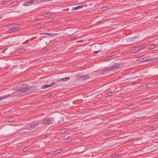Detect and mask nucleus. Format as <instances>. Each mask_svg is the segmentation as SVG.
Returning <instances> with one entry per match:
<instances>
[{
  "mask_svg": "<svg viewBox=\"0 0 158 158\" xmlns=\"http://www.w3.org/2000/svg\"><path fill=\"white\" fill-rule=\"evenodd\" d=\"M77 79L79 80H86L89 78V75L86 74L85 75H82L80 74H79L76 76Z\"/></svg>",
  "mask_w": 158,
  "mask_h": 158,
  "instance_id": "nucleus-1",
  "label": "nucleus"
},
{
  "mask_svg": "<svg viewBox=\"0 0 158 158\" xmlns=\"http://www.w3.org/2000/svg\"><path fill=\"white\" fill-rule=\"evenodd\" d=\"M26 88L23 87V86H22V85H18L15 87V89H16L18 90L19 92H20V94L21 93H23L24 91H25V89Z\"/></svg>",
  "mask_w": 158,
  "mask_h": 158,
  "instance_id": "nucleus-2",
  "label": "nucleus"
},
{
  "mask_svg": "<svg viewBox=\"0 0 158 158\" xmlns=\"http://www.w3.org/2000/svg\"><path fill=\"white\" fill-rule=\"evenodd\" d=\"M37 124L32 123L27 125L26 127V129L31 130L34 129L35 128V126Z\"/></svg>",
  "mask_w": 158,
  "mask_h": 158,
  "instance_id": "nucleus-3",
  "label": "nucleus"
},
{
  "mask_svg": "<svg viewBox=\"0 0 158 158\" xmlns=\"http://www.w3.org/2000/svg\"><path fill=\"white\" fill-rule=\"evenodd\" d=\"M114 64V67L116 68H120L122 67H123L125 64L123 62L121 63H115Z\"/></svg>",
  "mask_w": 158,
  "mask_h": 158,
  "instance_id": "nucleus-4",
  "label": "nucleus"
},
{
  "mask_svg": "<svg viewBox=\"0 0 158 158\" xmlns=\"http://www.w3.org/2000/svg\"><path fill=\"white\" fill-rule=\"evenodd\" d=\"M115 69H116V68H115V67H114V64H113V65L110 66L109 68L104 70L103 71V74H105V73H106L107 72H110V71Z\"/></svg>",
  "mask_w": 158,
  "mask_h": 158,
  "instance_id": "nucleus-5",
  "label": "nucleus"
},
{
  "mask_svg": "<svg viewBox=\"0 0 158 158\" xmlns=\"http://www.w3.org/2000/svg\"><path fill=\"white\" fill-rule=\"evenodd\" d=\"M30 92V89L28 88H26L25 89V91H24L23 93H21L23 95H24L26 94H29Z\"/></svg>",
  "mask_w": 158,
  "mask_h": 158,
  "instance_id": "nucleus-6",
  "label": "nucleus"
},
{
  "mask_svg": "<svg viewBox=\"0 0 158 158\" xmlns=\"http://www.w3.org/2000/svg\"><path fill=\"white\" fill-rule=\"evenodd\" d=\"M41 123L45 125H49L48 118L41 120Z\"/></svg>",
  "mask_w": 158,
  "mask_h": 158,
  "instance_id": "nucleus-7",
  "label": "nucleus"
},
{
  "mask_svg": "<svg viewBox=\"0 0 158 158\" xmlns=\"http://www.w3.org/2000/svg\"><path fill=\"white\" fill-rule=\"evenodd\" d=\"M19 25V24H10L9 26L10 28H12L14 27H18Z\"/></svg>",
  "mask_w": 158,
  "mask_h": 158,
  "instance_id": "nucleus-8",
  "label": "nucleus"
},
{
  "mask_svg": "<svg viewBox=\"0 0 158 158\" xmlns=\"http://www.w3.org/2000/svg\"><path fill=\"white\" fill-rule=\"evenodd\" d=\"M48 120L49 124H52L54 123L53 118H48Z\"/></svg>",
  "mask_w": 158,
  "mask_h": 158,
  "instance_id": "nucleus-9",
  "label": "nucleus"
},
{
  "mask_svg": "<svg viewBox=\"0 0 158 158\" xmlns=\"http://www.w3.org/2000/svg\"><path fill=\"white\" fill-rule=\"evenodd\" d=\"M70 79V77H67L62 78L60 80H58V81H60L61 80H62V81H67L69 80Z\"/></svg>",
  "mask_w": 158,
  "mask_h": 158,
  "instance_id": "nucleus-10",
  "label": "nucleus"
},
{
  "mask_svg": "<svg viewBox=\"0 0 158 158\" xmlns=\"http://www.w3.org/2000/svg\"><path fill=\"white\" fill-rule=\"evenodd\" d=\"M19 30V28H16L12 29H11L9 30L8 32L9 33H11V32H15V31H18Z\"/></svg>",
  "mask_w": 158,
  "mask_h": 158,
  "instance_id": "nucleus-11",
  "label": "nucleus"
},
{
  "mask_svg": "<svg viewBox=\"0 0 158 158\" xmlns=\"http://www.w3.org/2000/svg\"><path fill=\"white\" fill-rule=\"evenodd\" d=\"M154 118L150 119V118H149V126L151 125L152 123H151V122H153L156 121V120H154Z\"/></svg>",
  "mask_w": 158,
  "mask_h": 158,
  "instance_id": "nucleus-12",
  "label": "nucleus"
},
{
  "mask_svg": "<svg viewBox=\"0 0 158 158\" xmlns=\"http://www.w3.org/2000/svg\"><path fill=\"white\" fill-rule=\"evenodd\" d=\"M18 52H25V49L23 48H21L17 50Z\"/></svg>",
  "mask_w": 158,
  "mask_h": 158,
  "instance_id": "nucleus-13",
  "label": "nucleus"
},
{
  "mask_svg": "<svg viewBox=\"0 0 158 158\" xmlns=\"http://www.w3.org/2000/svg\"><path fill=\"white\" fill-rule=\"evenodd\" d=\"M139 49V47L134 48L132 49V51H133V52H137Z\"/></svg>",
  "mask_w": 158,
  "mask_h": 158,
  "instance_id": "nucleus-14",
  "label": "nucleus"
},
{
  "mask_svg": "<svg viewBox=\"0 0 158 158\" xmlns=\"http://www.w3.org/2000/svg\"><path fill=\"white\" fill-rule=\"evenodd\" d=\"M158 60L156 58H151L149 59V62L155 61Z\"/></svg>",
  "mask_w": 158,
  "mask_h": 158,
  "instance_id": "nucleus-15",
  "label": "nucleus"
},
{
  "mask_svg": "<svg viewBox=\"0 0 158 158\" xmlns=\"http://www.w3.org/2000/svg\"><path fill=\"white\" fill-rule=\"evenodd\" d=\"M50 87V85L48 84V85H43L42 86V88L43 89H45L46 88H48V87Z\"/></svg>",
  "mask_w": 158,
  "mask_h": 158,
  "instance_id": "nucleus-16",
  "label": "nucleus"
},
{
  "mask_svg": "<svg viewBox=\"0 0 158 158\" xmlns=\"http://www.w3.org/2000/svg\"><path fill=\"white\" fill-rule=\"evenodd\" d=\"M10 95H4L2 96V97H0V101L1 100H2L4 99H5L7 97H8Z\"/></svg>",
  "mask_w": 158,
  "mask_h": 158,
  "instance_id": "nucleus-17",
  "label": "nucleus"
},
{
  "mask_svg": "<svg viewBox=\"0 0 158 158\" xmlns=\"http://www.w3.org/2000/svg\"><path fill=\"white\" fill-rule=\"evenodd\" d=\"M18 2L17 1L13 2L12 3V6H15L18 4Z\"/></svg>",
  "mask_w": 158,
  "mask_h": 158,
  "instance_id": "nucleus-18",
  "label": "nucleus"
},
{
  "mask_svg": "<svg viewBox=\"0 0 158 158\" xmlns=\"http://www.w3.org/2000/svg\"><path fill=\"white\" fill-rule=\"evenodd\" d=\"M83 6V5H81L79 6H76L74 8V9L75 10H77L79 9L82 8Z\"/></svg>",
  "mask_w": 158,
  "mask_h": 158,
  "instance_id": "nucleus-19",
  "label": "nucleus"
},
{
  "mask_svg": "<svg viewBox=\"0 0 158 158\" xmlns=\"http://www.w3.org/2000/svg\"><path fill=\"white\" fill-rule=\"evenodd\" d=\"M140 60L141 61V62H143L148 61V59H147V57H145V58H142L141 60Z\"/></svg>",
  "mask_w": 158,
  "mask_h": 158,
  "instance_id": "nucleus-20",
  "label": "nucleus"
},
{
  "mask_svg": "<svg viewBox=\"0 0 158 158\" xmlns=\"http://www.w3.org/2000/svg\"><path fill=\"white\" fill-rule=\"evenodd\" d=\"M108 6H104L102 8L101 10L102 11H105L108 10Z\"/></svg>",
  "mask_w": 158,
  "mask_h": 158,
  "instance_id": "nucleus-21",
  "label": "nucleus"
},
{
  "mask_svg": "<svg viewBox=\"0 0 158 158\" xmlns=\"http://www.w3.org/2000/svg\"><path fill=\"white\" fill-rule=\"evenodd\" d=\"M156 47V45L155 44L154 45H150V47L149 48V49H152L155 48Z\"/></svg>",
  "mask_w": 158,
  "mask_h": 158,
  "instance_id": "nucleus-22",
  "label": "nucleus"
},
{
  "mask_svg": "<svg viewBox=\"0 0 158 158\" xmlns=\"http://www.w3.org/2000/svg\"><path fill=\"white\" fill-rule=\"evenodd\" d=\"M66 129H63L60 130V132L61 133H64L66 131Z\"/></svg>",
  "mask_w": 158,
  "mask_h": 158,
  "instance_id": "nucleus-23",
  "label": "nucleus"
},
{
  "mask_svg": "<svg viewBox=\"0 0 158 158\" xmlns=\"http://www.w3.org/2000/svg\"><path fill=\"white\" fill-rule=\"evenodd\" d=\"M30 4L28 2H26L25 3H24L23 4L24 6H28L30 5Z\"/></svg>",
  "mask_w": 158,
  "mask_h": 158,
  "instance_id": "nucleus-24",
  "label": "nucleus"
},
{
  "mask_svg": "<svg viewBox=\"0 0 158 158\" xmlns=\"http://www.w3.org/2000/svg\"><path fill=\"white\" fill-rule=\"evenodd\" d=\"M135 105H132L128 106L129 109H132L135 108Z\"/></svg>",
  "mask_w": 158,
  "mask_h": 158,
  "instance_id": "nucleus-25",
  "label": "nucleus"
},
{
  "mask_svg": "<svg viewBox=\"0 0 158 158\" xmlns=\"http://www.w3.org/2000/svg\"><path fill=\"white\" fill-rule=\"evenodd\" d=\"M44 34H46L49 36H52V34L51 33H45Z\"/></svg>",
  "mask_w": 158,
  "mask_h": 158,
  "instance_id": "nucleus-26",
  "label": "nucleus"
},
{
  "mask_svg": "<svg viewBox=\"0 0 158 158\" xmlns=\"http://www.w3.org/2000/svg\"><path fill=\"white\" fill-rule=\"evenodd\" d=\"M149 129L150 131H152V130H155L156 127H149Z\"/></svg>",
  "mask_w": 158,
  "mask_h": 158,
  "instance_id": "nucleus-27",
  "label": "nucleus"
},
{
  "mask_svg": "<svg viewBox=\"0 0 158 158\" xmlns=\"http://www.w3.org/2000/svg\"><path fill=\"white\" fill-rule=\"evenodd\" d=\"M145 45L144 44V45H142L139 46V49H142L143 48H145Z\"/></svg>",
  "mask_w": 158,
  "mask_h": 158,
  "instance_id": "nucleus-28",
  "label": "nucleus"
},
{
  "mask_svg": "<svg viewBox=\"0 0 158 158\" xmlns=\"http://www.w3.org/2000/svg\"><path fill=\"white\" fill-rule=\"evenodd\" d=\"M61 149L57 150L54 151V152L55 153V154H57L60 152H61Z\"/></svg>",
  "mask_w": 158,
  "mask_h": 158,
  "instance_id": "nucleus-29",
  "label": "nucleus"
},
{
  "mask_svg": "<svg viewBox=\"0 0 158 158\" xmlns=\"http://www.w3.org/2000/svg\"><path fill=\"white\" fill-rule=\"evenodd\" d=\"M8 121L9 122H12L14 121V119L12 118H9Z\"/></svg>",
  "mask_w": 158,
  "mask_h": 158,
  "instance_id": "nucleus-30",
  "label": "nucleus"
},
{
  "mask_svg": "<svg viewBox=\"0 0 158 158\" xmlns=\"http://www.w3.org/2000/svg\"><path fill=\"white\" fill-rule=\"evenodd\" d=\"M35 1H36L35 0H30L29 1H28V2L29 3H30V4H31L34 2Z\"/></svg>",
  "mask_w": 158,
  "mask_h": 158,
  "instance_id": "nucleus-31",
  "label": "nucleus"
},
{
  "mask_svg": "<svg viewBox=\"0 0 158 158\" xmlns=\"http://www.w3.org/2000/svg\"><path fill=\"white\" fill-rule=\"evenodd\" d=\"M107 95L108 96H111L112 94V92H109L107 93Z\"/></svg>",
  "mask_w": 158,
  "mask_h": 158,
  "instance_id": "nucleus-32",
  "label": "nucleus"
},
{
  "mask_svg": "<svg viewBox=\"0 0 158 158\" xmlns=\"http://www.w3.org/2000/svg\"><path fill=\"white\" fill-rule=\"evenodd\" d=\"M112 132H108V133H106V134H105V135L106 136H109L110 135H111L112 134Z\"/></svg>",
  "mask_w": 158,
  "mask_h": 158,
  "instance_id": "nucleus-33",
  "label": "nucleus"
},
{
  "mask_svg": "<svg viewBox=\"0 0 158 158\" xmlns=\"http://www.w3.org/2000/svg\"><path fill=\"white\" fill-rule=\"evenodd\" d=\"M21 85L22 86H23L25 88H27V87L28 86V84L27 83L24 84H23Z\"/></svg>",
  "mask_w": 158,
  "mask_h": 158,
  "instance_id": "nucleus-34",
  "label": "nucleus"
},
{
  "mask_svg": "<svg viewBox=\"0 0 158 158\" xmlns=\"http://www.w3.org/2000/svg\"><path fill=\"white\" fill-rule=\"evenodd\" d=\"M7 3L6 1H3L1 2V4L2 5H4L6 4Z\"/></svg>",
  "mask_w": 158,
  "mask_h": 158,
  "instance_id": "nucleus-35",
  "label": "nucleus"
},
{
  "mask_svg": "<svg viewBox=\"0 0 158 158\" xmlns=\"http://www.w3.org/2000/svg\"><path fill=\"white\" fill-rule=\"evenodd\" d=\"M29 149L27 147V148H23V151L24 152H26L28 150V149Z\"/></svg>",
  "mask_w": 158,
  "mask_h": 158,
  "instance_id": "nucleus-36",
  "label": "nucleus"
},
{
  "mask_svg": "<svg viewBox=\"0 0 158 158\" xmlns=\"http://www.w3.org/2000/svg\"><path fill=\"white\" fill-rule=\"evenodd\" d=\"M66 140H68V141H67V142H70V141H72L71 138H69L68 139H66Z\"/></svg>",
  "mask_w": 158,
  "mask_h": 158,
  "instance_id": "nucleus-37",
  "label": "nucleus"
},
{
  "mask_svg": "<svg viewBox=\"0 0 158 158\" xmlns=\"http://www.w3.org/2000/svg\"><path fill=\"white\" fill-rule=\"evenodd\" d=\"M35 0L36 1V2L38 1L40 2H41L44 1H45V0Z\"/></svg>",
  "mask_w": 158,
  "mask_h": 158,
  "instance_id": "nucleus-38",
  "label": "nucleus"
},
{
  "mask_svg": "<svg viewBox=\"0 0 158 158\" xmlns=\"http://www.w3.org/2000/svg\"><path fill=\"white\" fill-rule=\"evenodd\" d=\"M8 48H6L4 49L3 50H2V51L3 52H2L3 53H4V52H5L7 50Z\"/></svg>",
  "mask_w": 158,
  "mask_h": 158,
  "instance_id": "nucleus-39",
  "label": "nucleus"
},
{
  "mask_svg": "<svg viewBox=\"0 0 158 158\" xmlns=\"http://www.w3.org/2000/svg\"><path fill=\"white\" fill-rule=\"evenodd\" d=\"M134 140V139H130L128 141L129 142H131L133 141Z\"/></svg>",
  "mask_w": 158,
  "mask_h": 158,
  "instance_id": "nucleus-40",
  "label": "nucleus"
},
{
  "mask_svg": "<svg viewBox=\"0 0 158 158\" xmlns=\"http://www.w3.org/2000/svg\"><path fill=\"white\" fill-rule=\"evenodd\" d=\"M55 84V83L54 82L52 83V84L50 85V87L54 85Z\"/></svg>",
  "mask_w": 158,
  "mask_h": 158,
  "instance_id": "nucleus-41",
  "label": "nucleus"
},
{
  "mask_svg": "<svg viewBox=\"0 0 158 158\" xmlns=\"http://www.w3.org/2000/svg\"><path fill=\"white\" fill-rule=\"evenodd\" d=\"M99 52V51H95L93 52V53H98Z\"/></svg>",
  "mask_w": 158,
  "mask_h": 158,
  "instance_id": "nucleus-42",
  "label": "nucleus"
},
{
  "mask_svg": "<svg viewBox=\"0 0 158 158\" xmlns=\"http://www.w3.org/2000/svg\"><path fill=\"white\" fill-rule=\"evenodd\" d=\"M77 39V37H75V38H72V40H76Z\"/></svg>",
  "mask_w": 158,
  "mask_h": 158,
  "instance_id": "nucleus-43",
  "label": "nucleus"
},
{
  "mask_svg": "<svg viewBox=\"0 0 158 158\" xmlns=\"http://www.w3.org/2000/svg\"><path fill=\"white\" fill-rule=\"evenodd\" d=\"M39 19L38 18H36L34 19V21H35L38 20Z\"/></svg>",
  "mask_w": 158,
  "mask_h": 158,
  "instance_id": "nucleus-44",
  "label": "nucleus"
},
{
  "mask_svg": "<svg viewBox=\"0 0 158 158\" xmlns=\"http://www.w3.org/2000/svg\"><path fill=\"white\" fill-rule=\"evenodd\" d=\"M146 87L148 88V84H147L145 85Z\"/></svg>",
  "mask_w": 158,
  "mask_h": 158,
  "instance_id": "nucleus-45",
  "label": "nucleus"
},
{
  "mask_svg": "<svg viewBox=\"0 0 158 158\" xmlns=\"http://www.w3.org/2000/svg\"><path fill=\"white\" fill-rule=\"evenodd\" d=\"M152 141L151 140V139H150L149 140V143H151V142Z\"/></svg>",
  "mask_w": 158,
  "mask_h": 158,
  "instance_id": "nucleus-46",
  "label": "nucleus"
},
{
  "mask_svg": "<svg viewBox=\"0 0 158 158\" xmlns=\"http://www.w3.org/2000/svg\"><path fill=\"white\" fill-rule=\"evenodd\" d=\"M136 84V82L135 81L133 82V85H135Z\"/></svg>",
  "mask_w": 158,
  "mask_h": 158,
  "instance_id": "nucleus-47",
  "label": "nucleus"
},
{
  "mask_svg": "<svg viewBox=\"0 0 158 158\" xmlns=\"http://www.w3.org/2000/svg\"><path fill=\"white\" fill-rule=\"evenodd\" d=\"M155 82L156 83H158V79H156L155 80Z\"/></svg>",
  "mask_w": 158,
  "mask_h": 158,
  "instance_id": "nucleus-48",
  "label": "nucleus"
},
{
  "mask_svg": "<svg viewBox=\"0 0 158 158\" xmlns=\"http://www.w3.org/2000/svg\"><path fill=\"white\" fill-rule=\"evenodd\" d=\"M136 38V37H133V38H132V39H133V40H134V39H135Z\"/></svg>",
  "mask_w": 158,
  "mask_h": 158,
  "instance_id": "nucleus-49",
  "label": "nucleus"
},
{
  "mask_svg": "<svg viewBox=\"0 0 158 158\" xmlns=\"http://www.w3.org/2000/svg\"><path fill=\"white\" fill-rule=\"evenodd\" d=\"M150 8V6H149V10H151V8Z\"/></svg>",
  "mask_w": 158,
  "mask_h": 158,
  "instance_id": "nucleus-50",
  "label": "nucleus"
},
{
  "mask_svg": "<svg viewBox=\"0 0 158 158\" xmlns=\"http://www.w3.org/2000/svg\"><path fill=\"white\" fill-rule=\"evenodd\" d=\"M44 14L45 15H48V14H47V13H45V14Z\"/></svg>",
  "mask_w": 158,
  "mask_h": 158,
  "instance_id": "nucleus-51",
  "label": "nucleus"
},
{
  "mask_svg": "<svg viewBox=\"0 0 158 158\" xmlns=\"http://www.w3.org/2000/svg\"><path fill=\"white\" fill-rule=\"evenodd\" d=\"M44 16H47V15H45V14L44 15Z\"/></svg>",
  "mask_w": 158,
  "mask_h": 158,
  "instance_id": "nucleus-52",
  "label": "nucleus"
},
{
  "mask_svg": "<svg viewBox=\"0 0 158 158\" xmlns=\"http://www.w3.org/2000/svg\"><path fill=\"white\" fill-rule=\"evenodd\" d=\"M55 48H53V49H54V50H55Z\"/></svg>",
  "mask_w": 158,
  "mask_h": 158,
  "instance_id": "nucleus-53",
  "label": "nucleus"
},
{
  "mask_svg": "<svg viewBox=\"0 0 158 158\" xmlns=\"http://www.w3.org/2000/svg\"><path fill=\"white\" fill-rule=\"evenodd\" d=\"M151 146V145H149V147H150Z\"/></svg>",
  "mask_w": 158,
  "mask_h": 158,
  "instance_id": "nucleus-54",
  "label": "nucleus"
},
{
  "mask_svg": "<svg viewBox=\"0 0 158 158\" xmlns=\"http://www.w3.org/2000/svg\"><path fill=\"white\" fill-rule=\"evenodd\" d=\"M152 151H150V152H152Z\"/></svg>",
  "mask_w": 158,
  "mask_h": 158,
  "instance_id": "nucleus-55",
  "label": "nucleus"
}]
</instances>
